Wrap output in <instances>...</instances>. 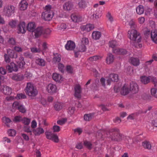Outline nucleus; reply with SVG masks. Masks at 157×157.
Returning a JSON list of instances; mask_svg holds the SVG:
<instances>
[{"mask_svg": "<svg viewBox=\"0 0 157 157\" xmlns=\"http://www.w3.org/2000/svg\"><path fill=\"white\" fill-rule=\"evenodd\" d=\"M104 137L110 138L111 140L115 141H119L120 140L128 139L129 138L128 136H124L121 134L120 133L119 129L115 128L109 131H105L103 130H100L97 132L96 137L98 138L103 139L104 135Z\"/></svg>", "mask_w": 157, "mask_h": 157, "instance_id": "nucleus-1", "label": "nucleus"}, {"mask_svg": "<svg viewBox=\"0 0 157 157\" xmlns=\"http://www.w3.org/2000/svg\"><path fill=\"white\" fill-rule=\"evenodd\" d=\"M25 91L27 95L29 97H34L38 94V91L34 85L30 82L27 83Z\"/></svg>", "mask_w": 157, "mask_h": 157, "instance_id": "nucleus-2", "label": "nucleus"}, {"mask_svg": "<svg viewBox=\"0 0 157 157\" xmlns=\"http://www.w3.org/2000/svg\"><path fill=\"white\" fill-rule=\"evenodd\" d=\"M128 35L129 39L136 43L140 42L141 41V36L140 33L135 30L128 31Z\"/></svg>", "mask_w": 157, "mask_h": 157, "instance_id": "nucleus-3", "label": "nucleus"}, {"mask_svg": "<svg viewBox=\"0 0 157 157\" xmlns=\"http://www.w3.org/2000/svg\"><path fill=\"white\" fill-rule=\"evenodd\" d=\"M53 12L52 6L50 5L46 6L44 7V11L42 13V17L45 21H49L52 17Z\"/></svg>", "mask_w": 157, "mask_h": 157, "instance_id": "nucleus-4", "label": "nucleus"}, {"mask_svg": "<svg viewBox=\"0 0 157 157\" xmlns=\"http://www.w3.org/2000/svg\"><path fill=\"white\" fill-rule=\"evenodd\" d=\"M109 47L113 48V52L117 55H124L127 53V51L122 48H114L117 45V42L115 40H112L109 43Z\"/></svg>", "mask_w": 157, "mask_h": 157, "instance_id": "nucleus-5", "label": "nucleus"}, {"mask_svg": "<svg viewBox=\"0 0 157 157\" xmlns=\"http://www.w3.org/2000/svg\"><path fill=\"white\" fill-rule=\"evenodd\" d=\"M15 7L12 5H10L4 7L3 14L6 17H10L15 12Z\"/></svg>", "mask_w": 157, "mask_h": 157, "instance_id": "nucleus-6", "label": "nucleus"}, {"mask_svg": "<svg viewBox=\"0 0 157 157\" xmlns=\"http://www.w3.org/2000/svg\"><path fill=\"white\" fill-rule=\"evenodd\" d=\"M140 81L142 83L144 84H147L150 81L153 82L155 86L157 85V80L156 78L154 77L150 76L146 77L145 76L141 77Z\"/></svg>", "mask_w": 157, "mask_h": 157, "instance_id": "nucleus-7", "label": "nucleus"}, {"mask_svg": "<svg viewBox=\"0 0 157 157\" xmlns=\"http://www.w3.org/2000/svg\"><path fill=\"white\" fill-rule=\"evenodd\" d=\"M46 90L48 93L52 94L57 92V87L56 85L52 83L48 84L46 87Z\"/></svg>", "mask_w": 157, "mask_h": 157, "instance_id": "nucleus-8", "label": "nucleus"}, {"mask_svg": "<svg viewBox=\"0 0 157 157\" xmlns=\"http://www.w3.org/2000/svg\"><path fill=\"white\" fill-rule=\"evenodd\" d=\"M27 28L24 22H20L17 26L18 33H24L26 32Z\"/></svg>", "mask_w": 157, "mask_h": 157, "instance_id": "nucleus-9", "label": "nucleus"}, {"mask_svg": "<svg viewBox=\"0 0 157 157\" xmlns=\"http://www.w3.org/2000/svg\"><path fill=\"white\" fill-rule=\"evenodd\" d=\"M75 42L71 40H68L67 41L65 45V48L68 51H73L75 48Z\"/></svg>", "mask_w": 157, "mask_h": 157, "instance_id": "nucleus-10", "label": "nucleus"}, {"mask_svg": "<svg viewBox=\"0 0 157 157\" xmlns=\"http://www.w3.org/2000/svg\"><path fill=\"white\" fill-rule=\"evenodd\" d=\"M1 91L5 95H9L12 93V89L6 85H3L2 87Z\"/></svg>", "mask_w": 157, "mask_h": 157, "instance_id": "nucleus-11", "label": "nucleus"}, {"mask_svg": "<svg viewBox=\"0 0 157 157\" xmlns=\"http://www.w3.org/2000/svg\"><path fill=\"white\" fill-rule=\"evenodd\" d=\"M36 38H38L42 35H43V28L42 27H38L34 29L33 32Z\"/></svg>", "mask_w": 157, "mask_h": 157, "instance_id": "nucleus-12", "label": "nucleus"}, {"mask_svg": "<svg viewBox=\"0 0 157 157\" xmlns=\"http://www.w3.org/2000/svg\"><path fill=\"white\" fill-rule=\"evenodd\" d=\"M81 30L87 32L91 31L94 28V25L91 24H88L86 25H82L80 27Z\"/></svg>", "mask_w": 157, "mask_h": 157, "instance_id": "nucleus-13", "label": "nucleus"}, {"mask_svg": "<svg viewBox=\"0 0 157 157\" xmlns=\"http://www.w3.org/2000/svg\"><path fill=\"white\" fill-rule=\"evenodd\" d=\"M15 59H16V62L20 68L23 67L25 64L24 57L20 56L18 58L17 57V58Z\"/></svg>", "mask_w": 157, "mask_h": 157, "instance_id": "nucleus-14", "label": "nucleus"}, {"mask_svg": "<svg viewBox=\"0 0 157 157\" xmlns=\"http://www.w3.org/2000/svg\"><path fill=\"white\" fill-rule=\"evenodd\" d=\"M130 90L133 93L136 94L137 93L138 91V85L135 82H132L130 83Z\"/></svg>", "mask_w": 157, "mask_h": 157, "instance_id": "nucleus-15", "label": "nucleus"}, {"mask_svg": "<svg viewBox=\"0 0 157 157\" xmlns=\"http://www.w3.org/2000/svg\"><path fill=\"white\" fill-rule=\"evenodd\" d=\"M6 68L10 72H11L13 71H17L18 70L17 66L13 63H10V64L6 66Z\"/></svg>", "mask_w": 157, "mask_h": 157, "instance_id": "nucleus-16", "label": "nucleus"}, {"mask_svg": "<svg viewBox=\"0 0 157 157\" xmlns=\"http://www.w3.org/2000/svg\"><path fill=\"white\" fill-rule=\"evenodd\" d=\"M73 3L70 1L66 2L63 6V8L65 11H70L73 9Z\"/></svg>", "mask_w": 157, "mask_h": 157, "instance_id": "nucleus-17", "label": "nucleus"}, {"mask_svg": "<svg viewBox=\"0 0 157 157\" xmlns=\"http://www.w3.org/2000/svg\"><path fill=\"white\" fill-rule=\"evenodd\" d=\"M12 78L16 81H21L24 79V75L20 73L13 75Z\"/></svg>", "mask_w": 157, "mask_h": 157, "instance_id": "nucleus-18", "label": "nucleus"}, {"mask_svg": "<svg viewBox=\"0 0 157 157\" xmlns=\"http://www.w3.org/2000/svg\"><path fill=\"white\" fill-rule=\"evenodd\" d=\"M75 96L76 97L79 98L81 97V89L79 85H76L75 87Z\"/></svg>", "mask_w": 157, "mask_h": 157, "instance_id": "nucleus-19", "label": "nucleus"}, {"mask_svg": "<svg viewBox=\"0 0 157 157\" xmlns=\"http://www.w3.org/2000/svg\"><path fill=\"white\" fill-rule=\"evenodd\" d=\"M28 4L25 0H22L20 2L19 6L20 10L24 11L26 10L27 8Z\"/></svg>", "mask_w": 157, "mask_h": 157, "instance_id": "nucleus-20", "label": "nucleus"}, {"mask_svg": "<svg viewBox=\"0 0 157 157\" xmlns=\"http://www.w3.org/2000/svg\"><path fill=\"white\" fill-rule=\"evenodd\" d=\"M71 19L72 21L75 22H79L82 20V17L81 16L75 14L71 15Z\"/></svg>", "mask_w": 157, "mask_h": 157, "instance_id": "nucleus-21", "label": "nucleus"}, {"mask_svg": "<svg viewBox=\"0 0 157 157\" xmlns=\"http://www.w3.org/2000/svg\"><path fill=\"white\" fill-rule=\"evenodd\" d=\"M44 131L43 128L41 127H38L36 129H33V132L34 135L36 136H40L41 134H43Z\"/></svg>", "mask_w": 157, "mask_h": 157, "instance_id": "nucleus-22", "label": "nucleus"}, {"mask_svg": "<svg viewBox=\"0 0 157 157\" xmlns=\"http://www.w3.org/2000/svg\"><path fill=\"white\" fill-rule=\"evenodd\" d=\"M101 33L98 31H94L92 34V38L95 40H98L101 36Z\"/></svg>", "mask_w": 157, "mask_h": 157, "instance_id": "nucleus-23", "label": "nucleus"}, {"mask_svg": "<svg viewBox=\"0 0 157 157\" xmlns=\"http://www.w3.org/2000/svg\"><path fill=\"white\" fill-rule=\"evenodd\" d=\"M129 62L134 66H138L140 64V62L138 59L131 57L129 59Z\"/></svg>", "mask_w": 157, "mask_h": 157, "instance_id": "nucleus-24", "label": "nucleus"}, {"mask_svg": "<svg viewBox=\"0 0 157 157\" xmlns=\"http://www.w3.org/2000/svg\"><path fill=\"white\" fill-rule=\"evenodd\" d=\"M52 78L55 81L59 82L62 81L63 79L61 75L56 73L53 74Z\"/></svg>", "mask_w": 157, "mask_h": 157, "instance_id": "nucleus-25", "label": "nucleus"}, {"mask_svg": "<svg viewBox=\"0 0 157 157\" xmlns=\"http://www.w3.org/2000/svg\"><path fill=\"white\" fill-rule=\"evenodd\" d=\"M114 57L112 54L109 53L107 55L106 59V63L108 64H110L113 63Z\"/></svg>", "mask_w": 157, "mask_h": 157, "instance_id": "nucleus-26", "label": "nucleus"}, {"mask_svg": "<svg viewBox=\"0 0 157 157\" xmlns=\"http://www.w3.org/2000/svg\"><path fill=\"white\" fill-rule=\"evenodd\" d=\"M7 54L9 56L10 58H16L17 56V53H15L14 51L10 49H7Z\"/></svg>", "mask_w": 157, "mask_h": 157, "instance_id": "nucleus-27", "label": "nucleus"}, {"mask_svg": "<svg viewBox=\"0 0 157 157\" xmlns=\"http://www.w3.org/2000/svg\"><path fill=\"white\" fill-rule=\"evenodd\" d=\"M3 122L6 127H10L11 121L10 119L6 117H4L2 119Z\"/></svg>", "mask_w": 157, "mask_h": 157, "instance_id": "nucleus-28", "label": "nucleus"}, {"mask_svg": "<svg viewBox=\"0 0 157 157\" xmlns=\"http://www.w3.org/2000/svg\"><path fill=\"white\" fill-rule=\"evenodd\" d=\"M129 91V90L128 89V86L127 85L125 84L122 87L120 92H121L122 95H126L128 94Z\"/></svg>", "mask_w": 157, "mask_h": 157, "instance_id": "nucleus-29", "label": "nucleus"}, {"mask_svg": "<svg viewBox=\"0 0 157 157\" xmlns=\"http://www.w3.org/2000/svg\"><path fill=\"white\" fill-rule=\"evenodd\" d=\"M63 106V104L59 102H55L54 105V109L57 111H59L60 110H61Z\"/></svg>", "mask_w": 157, "mask_h": 157, "instance_id": "nucleus-30", "label": "nucleus"}, {"mask_svg": "<svg viewBox=\"0 0 157 157\" xmlns=\"http://www.w3.org/2000/svg\"><path fill=\"white\" fill-rule=\"evenodd\" d=\"M26 28L28 31L33 32L36 28L35 24L34 22H29Z\"/></svg>", "mask_w": 157, "mask_h": 157, "instance_id": "nucleus-31", "label": "nucleus"}, {"mask_svg": "<svg viewBox=\"0 0 157 157\" xmlns=\"http://www.w3.org/2000/svg\"><path fill=\"white\" fill-rule=\"evenodd\" d=\"M151 37L154 42L157 44V30H153L151 33Z\"/></svg>", "mask_w": 157, "mask_h": 157, "instance_id": "nucleus-32", "label": "nucleus"}, {"mask_svg": "<svg viewBox=\"0 0 157 157\" xmlns=\"http://www.w3.org/2000/svg\"><path fill=\"white\" fill-rule=\"evenodd\" d=\"M36 63L37 65H38L40 66L44 67L45 65L46 62L44 59L40 58L36 59Z\"/></svg>", "mask_w": 157, "mask_h": 157, "instance_id": "nucleus-33", "label": "nucleus"}, {"mask_svg": "<svg viewBox=\"0 0 157 157\" xmlns=\"http://www.w3.org/2000/svg\"><path fill=\"white\" fill-rule=\"evenodd\" d=\"M142 146L144 148L150 150L151 147V144L149 141H145L142 142Z\"/></svg>", "mask_w": 157, "mask_h": 157, "instance_id": "nucleus-34", "label": "nucleus"}, {"mask_svg": "<svg viewBox=\"0 0 157 157\" xmlns=\"http://www.w3.org/2000/svg\"><path fill=\"white\" fill-rule=\"evenodd\" d=\"M136 11L137 13L138 14H142L144 11V8L143 6L140 5L136 7Z\"/></svg>", "mask_w": 157, "mask_h": 157, "instance_id": "nucleus-35", "label": "nucleus"}, {"mask_svg": "<svg viewBox=\"0 0 157 157\" xmlns=\"http://www.w3.org/2000/svg\"><path fill=\"white\" fill-rule=\"evenodd\" d=\"M61 60V56L60 54H56L54 55V56L53 58V61L54 63H59Z\"/></svg>", "mask_w": 157, "mask_h": 157, "instance_id": "nucleus-36", "label": "nucleus"}, {"mask_svg": "<svg viewBox=\"0 0 157 157\" xmlns=\"http://www.w3.org/2000/svg\"><path fill=\"white\" fill-rule=\"evenodd\" d=\"M109 78L112 81L117 82L118 80V75L117 74L112 73L110 74Z\"/></svg>", "mask_w": 157, "mask_h": 157, "instance_id": "nucleus-37", "label": "nucleus"}, {"mask_svg": "<svg viewBox=\"0 0 157 157\" xmlns=\"http://www.w3.org/2000/svg\"><path fill=\"white\" fill-rule=\"evenodd\" d=\"M126 25H128L131 28H134L136 27L135 22L134 20H131L126 23Z\"/></svg>", "mask_w": 157, "mask_h": 157, "instance_id": "nucleus-38", "label": "nucleus"}, {"mask_svg": "<svg viewBox=\"0 0 157 157\" xmlns=\"http://www.w3.org/2000/svg\"><path fill=\"white\" fill-rule=\"evenodd\" d=\"M17 24V21L13 20H10L8 23L9 25L13 29L15 28Z\"/></svg>", "mask_w": 157, "mask_h": 157, "instance_id": "nucleus-39", "label": "nucleus"}, {"mask_svg": "<svg viewBox=\"0 0 157 157\" xmlns=\"http://www.w3.org/2000/svg\"><path fill=\"white\" fill-rule=\"evenodd\" d=\"M94 117V114L89 113L85 114L84 116V119L86 121H90Z\"/></svg>", "mask_w": 157, "mask_h": 157, "instance_id": "nucleus-40", "label": "nucleus"}, {"mask_svg": "<svg viewBox=\"0 0 157 157\" xmlns=\"http://www.w3.org/2000/svg\"><path fill=\"white\" fill-rule=\"evenodd\" d=\"M51 33V30L47 28L44 29H43V36L45 38L47 37Z\"/></svg>", "mask_w": 157, "mask_h": 157, "instance_id": "nucleus-41", "label": "nucleus"}, {"mask_svg": "<svg viewBox=\"0 0 157 157\" xmlns=\"http://www.w3.org/2000/svg\"><path fill=\"white\" fill-rule=\"evenodd\" d=\"M67 28V26L65 24L62 23L58 25L57 28L58 30L61 31H63Z\"/></svg>", "mask_w": 157, "mask_h": 157, "instance_id": "nucleus-42", "label": "nucleus"}, {"mask_svg": "<svg viewBox=\"0 0 157 157\" xmlns=\"http://www.w3.org/2000/svg\"><path fill=\"white\" fill-rule=\"evenodd\" d=\"M86 48L85 44H80L78 48V52H84L86 51Z\"/></svg>", "mask_w": 157, "mask_h": 157, "instance_id": "nucleus-43", "label": "nucleus"}, {"mask_svg": "<svg viewBox=\"0 0 157 157\" xmlns=\"http://www.w3.org/2000/svg\"><path fill=\"white\" fill-rule=\"evenodd\" d=\"M26 96L24 94L22 93L17 94V96L15 97L16 99H20L26 98Z\"/></svg>", "mask_w": 157, "mask_h": 157, "instance_id": "nucleus-44", "label": "nucleus"}, {"mask_svg": "<svg viewBox=\"0 0 157 157\" xmlns=\"http://www.w3.org/2000/svg\"><path fill=\"white\" fill-rule=\"evenodd\" d=\"M151 95L155 98H157V89L155 88H152L150 90Z\"/></svg>", "mask_w": 157, "mask_h": 157, "instance_id": "nucleus-45", "label": "nucleus"}, {"mask_svg": "<svg viewBox=\"0 0 157 157\" xmlns=\"http://www.w3.org/2000/svg\"><path fill=\"white\" fill-rule=\"evenodd\" d=\"M46 137L48 140H52L53 137L56 134L52 133L50 132H47L45 133Z\"/></svg>", "mask_w": 157, "mask_h": 157, "instance_id": "nucleus-46", "label": "nucleus"}, {"mask_svg": "<svg viewBox=\"0 0 157 157\" xmlns=\"http://www.w3.org/2000/svg\"><path fill=\"white\" fill-rule=\"evenodd\" d=\"M22 123L25 125H28L29 124L31 120L27 118L24 117L22 119Z\"/></svg>", "mask_w": 157, "mask_h": 157, "instance_id": "nucleus-47", "label": "nucleus"}, {"mask_svg": "<svg viewBox=\"0 0 157 157\" xmlns=\"http://www.w3.org/2000/svg\"><path fill=\"white\" fill-rule=\"evenodd\" d=\"M58 68L59 71L63 73L64 71V67L63 64L61 63H59L58 64Z\"/></svg>", "mask_w": 157, "mask_h": 157, "instance_id": "nucleus-48", "label": "nucleus"}, {"mask_svg": "<svg viewBox=\"0 0 157 157\" xmlns=\"http://www.w3.org/2000/svg\"><path fill=\"white\" fill-rule=\"evenodd\" d=\"M20 103L17 101H15L13 103V109H17L21 105Z\"/></svg>", "mask_w": 157, "mask_h": 157, "instance_id": "nucleus-49", "label": "nucleus"}, {"mask_svg": "<svg viewBox=\"0 0 157 157\" xmlns=\"http://www.w3.org/2000/svg\"><path fill=\"white\" fill-rule=\"evenodd\" d=\"M142 97L143 99L146 100H151L152 98L151 95L148 94L146 93L143 94Z\"/></svg>", "mask_w": 157, "mask_h": 157, "instance_id": "nucleus-50", "label": "nucleus"}, {"mask_svg": "<svg viewBox=\"0 0 157 157\" xmlns=\"http://www.w3.org/2000/svg\"><path fill=\"white\" fill-rule=\"evenodd\" d=\"M8 43L9 44L13 45H15L16 42L14 38L10 37L8 39Z\"/></svg>", "mask_w": 157, "mask_h": 157, "instance_id": "nucleus-51", "label": "nucleus"}, {"mask_svg": "<svg viewBox=\"0 0 157 157\" xmlns=\"http://www.w3.org/2000/svg\"><path fill=\"white\" fill-rule=\"evenodd\" d=\"M24 132H26L28 133H29L30 135H32V131L31 128L30 127L27 126H24L23 128Z\"/></svg>", "mask_w": 157, "mask_h": 157, "instance_id": "nucleus-52", "label": "nucleus"}, {"mask_svg": "<svg viewBox=\"0 0 157 157\" xmlns=\"http://www.w3.org/2000/svg\"><path fill=\"white\" fill-rule=\"evenodd\" d=\"M101 57L99 56H94L90 57L89 59V61H96L101 59Z\"/></svg>", "mask_w": 157, "mask_h": 157, "instance_id": "nucleus-53", "label": "nucleus"}, {"mask_svg": "<svg viewBox=\"0 0 157 157\" xmlns=\"http://www.w3.org/2000/svg\"><path fill=\"white\" fill-rule=\"evenodd\" d=\"M17 109L19 110V111L22 113H25L26 111V109H25L24 106L22 105H20L19 108H18Z\"/></svg>", "mask_w": 157, "mask_h": 157, "instance_id": "nucleus-54", "label": "nucleus"}, {"mask_svg": "<svg viewBox=\"0 0 157 157\" xmlns=\"http://www.w3.org/2000/svg\"><path fill=\"white\" fill-rule=\"evenodd\" d=\"M9 136H13L15 135L16 131L13 129H11L9 130L8 131Z\"/></svg>", "mask_w": 157, "mask_h": 157, "instance_id": "nucleus-55", "label": "nucleus"}, {"mask_svg": "<svg viewBox=\"0 0 157 157\" xmlns=\"http://www.w3.org/2000/svg\"><path fill=\"white\" fill-rule=\"evenodd\" d=\"M89 43V40L87 38H86L84 37L83 38L82 40V42H81V45H87Z\"/></svg>", "mask_w": 157, "mask_h": 157, "instance_id": "nucleus-56", "label": "nucleus"}, {"mask_svg": "<svg viewBox=\"0 0 157 157\" xmlns=\"http://www.w3.org/2000/svg\"><path fill=\"white\" fill-rule=\"evenodd\" d=\"M75 107H69L68 109V113L70 115H71L75 112Z\"/></svg>", "mask_w": 157, "mask_h": 157, "instance_id": "nucleus-57", "label": "nucleus"}, {"mask_svg": "<svg viewBox=\"0 0 157 157\" xmlns=\"http://www.w3.org/2000/svg\"><path fill=\"white\" fill-rule=\"evenodd\" d=\"M32 75L31 73L26 72L24 75V79L25 78H26L27 79H30L32 77Z\"/></svg>", "mask_w": 157, "mask_h": 157, "instance_id": "nucleus-58", "label": "nucleus"}, {"mask_svg": "<svg viewBox=\"0 0 157 157\" xmlns=\"http://www.w3.org/2000/svg\"><path fill=\"white\" fill-rule=\"evenodd\" d=\"M13 49L15 51L18 52H22L23 50L21 47L18 46H15Z\"/></svg>", "mask_w": 157, "mask_h": 157, "instance_id": "nucleus-59", "label": "nucleus"}, {"mask_svg": "<svg viewBox=\"0 0 157 157\" xmlns=\"http://www.w3.org/2000/svg\"><path fill=\"white\" fill-rule=\"evenodd\" d=\"M67 121L66 119H63L57 121V124L61 125L64 124Z\"/></svg>", "mask_w": 157, "mask_h": 157, "instance_id": "nucleus-60", "label": "nucleus"}, {"mask_svg": "<svg viewBox=\"0 0 157 157\" xmlns=\"http://www.w3.org/2000/svg\"><path fill=\"white\" fill-rule=\"evenodd\" d=\"M85 2L83 0H80L78 2V5L80 8H84L85 6Z\"/></svg>", "mask_w": 157, "mask_h": 157, "instance_id": "nucleus-61", "label": "nucleus"}, {"mask_svg": "<svg viewBox=\"0 0 157 157\" xmlns=\"http://www.w3.org/2000/svg\"><path fill=\"white\" fill-rule=\"evenodd\" d=\"M10 57H9L7 54H5L4 56V61L7 63L10 62Z\"/></svg>", "mask_w": 157, "mask_h": 157, "instance_id": "nucleus-62", "label": "nucleus"}, {"mask_svg": "<svg viewBox=\"0 0 157 157\" xmlns=\"http://www.w3.org/2000/svg\"><path fill=\"white\" fill-rule=\"evenodd\" d=\"M136 115H137V113H133L131 114V115H129L128 117H127V119H130L131 120H134L135 117L137 116Z\"/></svg>", "mask_w": 157, "mask_h": 157, "instance_id": "nucleus-63", "label": "nucleus"}, {"mask_svg": "<svg viewBox=\"0 0 157 157\" xmlns=\"http://www.w3.org/2000/svg\"><path fill=\"white\" fill-rule=\"evenodd\" d=\"M84 145L89 149H91L92 147V144L90 142L87 141H85L84 142Z\"/></svg>", "mask_w": 157, "mask_h": 157, "instance_id": "nucleus-64", "label": "nucleus"}]
</instances>
